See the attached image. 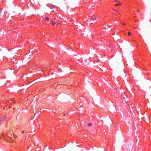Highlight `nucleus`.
<instances>
[{"instance_id": "1", "label": "nucleus", "mask_w": 151, "mask_h": 151, "mask_svg": "<svg viewBox=\"0 0 151 151\" xmlns=\"http://www.w3.org/2000/svg\"><path fill=\"white\" fill-rule=\"evenodd\" d=\"M91 19L94 20H99V18H97L96 17V16L95 15H93L91 17Z\"/></svg>"}, {"instance_id": "2", "label": "nucleus", "mask_w": 151, "mask_h": 151, "mask_svg": "<svg viewBox=\"0 0 151 151\" xmlns=\"http://www.w3.org/2000/svg\"><path fill=\"white\" fill-rule=\"evenodd\" d=\"M121 5V3L120 2L117 1V3L115 5V6H120Z\"/></svg>"}, {"instance_id": "3", "label": "nucleus", "mask_w": 151, "mask_h": 151, "mask_svg": "<svg viewBox=\"0 0 151 151\" xmlns=\"http://www.w3.org/2000/svg\"><path fill=\"white\" fill-rule=\"evenodd\" d=\"M6 116H2L1 118V119H2V120H3V119H6Z\"/></svg>"}, {"instance_id": "4", "label": "nucleus", "mask_w": 151, "mask_h": 151, "mask_svg": "<svg viewBox=\"0 0 151 151\" xmlns=\"http://www.w3.org/2000/svg\"><path fill=\"white\" fill-rule=\"evenodd\" d=\"M45 19L47 21H48V20H49V18L48 17H46L45 18Z\"/></svg>"}, {"instance_id": "5", "label": "nucleus", "mask_w": 151, "mask_h": 151, "mask_svg": "<svg viewBox=\"0 0 151 151\" xmlns=\"http://www.w3.org/2000/svg\"><path fill=\"white\" fill-rule=\"evenodd\" d=\"M91 125H92V124H91V123H90L88 124V126H91Z\"/></svg>"}, {"instance_id": "6", "label": "nucleus", "mask_w": 151, "mask_h": 151, "mask_svg": "<svg viewBox=\"0 0 151 151\" xmlns=\"http://www.w3.org/2000/svg\"><path fill=\"white\" fill-rule=\"evenodd\" d=\"M128 35H129V36H130L131 35V33L130 32H128Z\"/></svg>"}, {"instance_id": "7", "label": "nucleus", "mask_w": 151, "mask_h": 151, "mask_svg": "<svg viewBox=\"0 0 151 151\" xmlns=\"http://www.w3.org/2000/svg\"><path fill=\"white\" fill-rule=\"evenodd\" d=\"M122 24L124 25H125V23H122Z\"/></svg>"}, {"instance_id": "8", "label": "nucleus", "mask_w": 151, "mask_h": 151, "mask_svg": "<svg viewBox=\"0 0 151 151\" xmlns=\"http://www.w3.org/2000/svg\"><path fill=\"white\" fill-rule=\"evenodd\" d=\"M11 100H10V104H11Z\"/></svg>"}, {"instance_id": "9", "label": "nucleus", "mask_w": 151, "mask_h": 151, "mask_svg": "<svg viewBox=\"0 0 151 151\" xmlns=\"http://www.w3.org/2000/svg\"><path fill=\"white\" fill-rule=\"evenodd\" d=\"M24 133V131H22V133Z\"/></svg>"}, {"instance_id": "10", "label": "nucleus", "mask_w": 151, "mask_h": 151, "mask_svg": "<svg viewBox=\"0 0 151 151\" xmlns=\"http://www.w3.org/2000/svg\"><path fill=\"white\" fill-rule=\"evenodd\" d=\"M55 24V23L54 22V23H53L52 24Z\"/></svg>"}, {"instance_id": "11", "label": "nucleus", "mask_w": 151, "mask_h": 151, "mask_svg": "<svg viewBox=\"0 0 151 151\" xmlns=\"http://www.w3.org/2000/svg\"><path fill=\"white\" fill-rule=\"evenodd\" d=\"M12 134H11V136H12Z\"/></svg>"}, {"instance_id": "12", "label": "nucleus", "mask_w": 151, "mask_h": 151, "mask_svg": "<svg viewBox=\"0 0 151 151\" xmlns=\"http://www.w3.org/2000/svg\"><path fill=\"white\" fill-rule=\"evenodd\" d=\"M11 137H10V139H11Z\"/></svg>"}, {"instance_id": "13", "label": "nucleus", "mask_w": 151, "mask_h": 151, "mask_svg": "<svg viewBox=\"0 0 151 151\" xmlns=\"http://www.w3.org/2000/svg\"><path fill=\"white\" fill-rule=\"evenodd\" d=\"M8 51H9V50H8Z\"/></svg>"}, {"instance_id": "14", "label": "nucleus", "mask_w": 151, "mask_h": 151, "mask_svg": "<svg viewBox=\"0 0 151 151\" xmlns=\"http://www.w3.org/2000/svg\"><path fill=\"white\" fill-rule=\"evenodd\" d=\"M64 116H65V114H64Z\"/></svg>"}]
</instances>
